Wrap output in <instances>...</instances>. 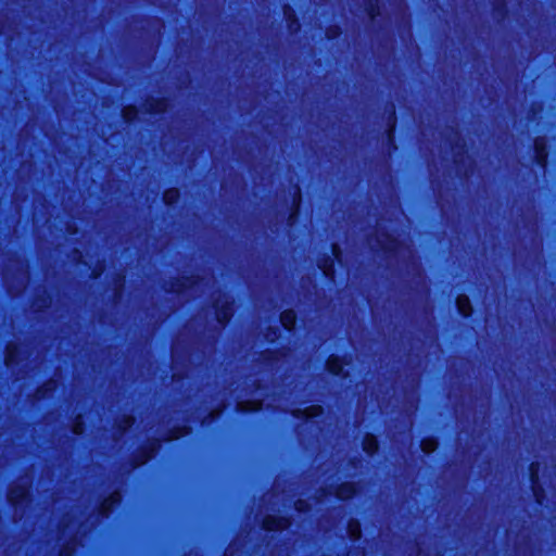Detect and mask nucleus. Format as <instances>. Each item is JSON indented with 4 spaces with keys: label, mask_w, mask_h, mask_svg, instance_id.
Listing matches in <instances>:
<instances>
[{
    "label": "nucleus",
    "mask_w": 556,
    "mask_h": 556,
    "mask_svg": "<svg viewBox=\"0 0 556 556\" xmlns=\"http://www.w3.org/2000/svg\"><path fill=\"white\" fill-rule=\"evenodd\" d=\"M204 285V279L199 276L177 277L164 282V290L177 293L178 295L187 291H197Z\"/></svg>",
    "instance_id": "nucleus-1"
},
{
    "label": "nucleus",
    "mask_w": 556,
    "mask_h": 556,
    "mask_svg": "<svg viewBox=\"0 0 556 556\" xmlns=\"http://www.w3.org/2000/svg\"><path fill=\"white\" fill-rule=\"evenodd\" d=\"M212 298L217 321L222 326L227 325L233 315V301L219 291L213 293Z\"/></svg>",
    "instance_id": "nucleus-2"
},
{
    "label": "nucleus",
    "mask_w": 556,
    "mask_h": 556,
    "mask_svg": "<svg viewBox=\"0 0 556 556\" xmlns=\"http://www.w3.org/2000/svg\"><path fill=\"white\" fill-rule=\"evenodd\" d=\"M161 441L159 439H150L142 445L131 457V468H138L151 460L160 451Z\"/></svg>",
    "instance_id": "nucleus-3"
},
{
    "label": "nucleus",
    "mask_w": 556,
    "mask_h": 556,
    "mask_svg": "<svg viewBox=\"0 0 556 556\" xmlns=\"http://www.w3.org/2000/svg\"><path fill=\"white\" fill-rule=\"evenodd\" d=\"M357 493V488L354 482H343L336 488H320L316 492L317 500L334 494L340 500H350Z\"/></svg>",
    "instance_id": "nucleus-4"
},
{
    "label": "nucleus",
    "mask_w": 556,
    "mask_h": 556,
    "mask_svg": "<svg viewBox=\"0 0 556 556\" xmlns=\"http://www.w3.org/2000/svg\"><path fill=\"white\" fill-rule=\"evenodd\" d=\"M370 244H375L381 251L388 253L390 256H396L401 249V243L389 233H378L375 239L370 238Z\"/></svg>",
    "instance_id": "nucleus-5"
},
{
    "label": "nucleus",
    "mask_w": 556,
    "mask_h": 556,
    "mask_svg": "<svg viewBox=\"0 0 556 556\" xmlns=\"http://www.w3.org/2000/svg\"><path fill=\"white\" fill-rule=\"evenodd\" d=\"M447 130L450 131V146L453 159L454 162L458 164L463 162L466 156V143L456 128L451 127Z\"/></svg>",
    "instance_id": "nucleus-6"
},
{
    "label": "nucleus",
    "mask_w": 556,
    "mask_h": 556,
    "mask_svg": "<svg viewBox=\"0 0 556 556\" xmlns=\"http://www.w3.org/2000/svg\"><path fill=\"white\" fill-rule=\"evenodd\" d=\"M529 471H530L529 473H530V481H531L533 496H534L536 503L542 505L545 500V491L539 482L540 463L532 462L529 467Z\"/></svg>",
    "instance_id": "nucleus-7"
},
{
    "label": "nucleus",
    "mask_w": 556,
    "mask_h": 556,
    "mask_svg": "<svg viewBox=\"0 0 556 556\" xmlns=\"http://www.w3.org/2000/svg\"><path fill=\"white\" fill-rule=\"evenodd\" d=\"M291 523L289 517L267 515L263 519L262 527L266 531H281L288 529Z\"/></svg>",
    "instance_id": "nucleus-8"
},
{
    "label": "nucleus",
    "mask_w": 556,
    "mask_h": 556,
    "mask_svg": "<svg viewBox=\"0 0 556 556\" xmlns=\"http://www.w3.org/2000/svg\"><path fill=\"white\" fill-rule=\"evenodd\" d=\"M28 279L29 277L27 270H20L16 276L17 283L16 286H13L11 283V277L9 276V274L5 273L3 275V281L9 290V293L14 296L21 294L26 289Z\"/></svg>",
    "instance_id": "nucleus-9"
},
{
    "label": "nucleus",
    "mask_w": 556,
    "mask_h": 556,
    "mask_svg": "<svg viewBox=\"0 0 556 556\" xmlns=\"http://www.w3.org/2000/svg\"><path fill=\"white\" fill-rule=\"evenodd\" d=\"M29 498V488L26 485L14 484L8 491V501L13 506L27 501Z\"/></svg>",
    "instance_id": "nucleus-10"
},
{
    "label": "nucleus",
    "mask_w": 556,
    "mask_h": 556,
    "mask_svg": "<svg viewBox=\"0 0 556 556\" xmlns=\"http://www.w3.org/2000/svg\"><path fill=\"white\" fill-rule=\"evenodd\" d=\"M167 109L168 101L165 98L149 97L142 103V110L150 114L164 113Z\"/></svg>",
    "instance_id": "nucleus-11"
},
{
    "label": "nucleus",
    "mask_w": 556,
    "mask_h": 556,
    "mask_svg": "<svg viewBox=\"0 0 556 556\" xmlns=\"http://www.w3.org/2000/svg\"><path fill=\"white\" fill-rule=\"evenodd\" d=\"M122 502V493L119 491L112 492L104 498L99 506V515L108 518L113 511L114 507Z\"/></svg>",
    "instance_id": "nucleus-12"
},
{
    "label": "nucleus",
    "mask_w": 556,
    "mask_h": 556,
    "mask_svg": "<svg viewBox=\"0 0 556 556\" xmlns=\"http://www.w3.org/2000/svg\"><path fill=\"white\" fill-rule=\"evenodd\" d=\"M534 152L538 165H540L542 168H545L547 166L548 151L547 142L544 137H536L534 139Z\"/></svg>",
    "instance_id": "nucleus-13"
},
{
    "label": "nucleus",
    "mask_w": 556,
    "mask_h": 556,
    "mask_svg": "<svg viewBox=\"0 0 556 556\" xmlns=\"http://www.w3.org/2000/svg\"><path fill=\"white\" fill-rule=\"evenodd\" d=\"M58 380L49 379L43 384L37 388L35 392V397L37 400H42L49 397L56 389H58Z\"/></svg>",
    "instance_id": "nucleus-14"
},
{
    "label": "nucleus",
    "mask_w": 556,
    "mask_h": 556,
    "mask_svg": "<svg viewBox=\"0 0 556 556\" xmlns=\"http://www.w3.org/2000/svg\"><path fill=\"white\" fill-rule=\"evenodd\" d=\"M323 413L324 408L318 404L309 405L303 409L298 408L293 410V415L298 418H313L320 416Z\"/></svg>",
    "instance_id": "nucleus-15"
},
{
    "label": "nucleus",
    "mask_w": 556,
    "mask_h": 556,
    "mask_svg": "<svg viewBox=\"0 0 556 556\" xmlns=\"http://www.w3.org/2000/svg\"><path fill=\"white\" fill-rule=\"evenodd\" d=\"M20 357V348L15 342H9L5 346L4 352V363L5 366L10 367L13 364L17 363Z\"/></svg>",
    "instance_id": "nucleus-16"
},
{
    "label": "nucleus",
    "mask_w": 556,
    "mask_h": 556,
    "mask_svg": "<svg viewBox=\"0 0 556 556\" xmlns=\"http://www.w3.org/2000/svg\"><path fill=\"white\" fill-rule=\"evenodd\" d=\"M283 356L281 351L278 350H265L262 351L257 357L256 362L264 364H274L277 363Z\"/></svg>",
    "instance_id": "nucleus-17"
},
{
    "label": "nucleus",
    "mask_w": 556,
    "mask_h": 556,
    "mask_svg": "<svg viewBox=\"0 0 556 556\" xmlns=\"http://www.w3.org/2000/svg\"><path fill=\"white\" fill-rule=\"evenodd\" d=\"M301 201H302L301 189L299 186H296L295 191H294V197H293V206H292V210L288 217V224L290 226H292L298 219Z\"/></svg>",
    "instance_id": "nucleus-18"
},
{
    "label": "nucleus",
    "mask_w": 556,
    "mask_h": 556,
    "mask_svg": "<svg viewBox=\"0 0 556 556\" xmlns=\"http://www.w3.org/2000/svg\"><path fill=\"white\" fill-rule=\"evenodd\" d=\"M136 419L131 415H125L114 422V428L117 430L119 437L125 434L135 424Z\"/></svg>",
    "instance_id": "nucleus-19"
},
{
    "label": "nucleus",
    "mask_w": 556,
    "mask_h": 556,
    "mask_svg": "<svg viewBox=\"0 0 556 556\" xmlns=\"http://www.w3.org/2000/svg\"><path fill=\"white\" fill-rule=\"evenodd\" d=\"M283 14L288 22L290 33H296L300 29V24L294 10L289 4H285Z\"/></svg>",
    "instance_id": "nucleus-20"
},
{
    "label": "nucleus",
    "mask_w": 556,
    "mask_h": 556,
    "mask_svg": "<svg viewBox=\"0 0 556 556\" xmlns=\"http://www.w3.org/2000/svg\"><path fill=\"white\" fill-rule=\"evenodd\" d=\"M318 267L323 274L330 280H334V260L330 256L323 257L318 261Z\"/></svg>",
    "instance_id": "nucleus-21"
},
{
    "label": "nucleus",
    "mask_w": 556,
    "mask_h": 556,
    "mask_svg": "<svg viewBox=\"0 0 556 556\" xmlns=\"http://www.w3.org/2000/svg\"><path fill=\"white\" fill-rule=\"evenodd\" d=\"M363 450L368 455H374L379 450V443L374 434L367 433L363 440Z\"/></svg>",
    "instance_id": "nucleus-22"
},
{
    "label": "nucleus",
    "mask_w": 556,
    "mask_h": 556,
    "mask_svg": "<svg viewBox=\"0 0 556 556\" xmlns=\"http://www.w3.org/2000/svg\"><path fill=\"white\" fill-rule=\"evenodd\" d=\"M456 305L462 315L466 317L471 315L472 306L469 298L466 294H459L456 298Z\"/></svg>",
    "instance_id": "nucleus-23"
},
{
    "label": "nucleus",
    "mask_w": 556,
    "mask_h": 556,
    "mask_svg": "<svg viewBox=\"0 0 556 556\" xmlns=\"http://www.w3.org/2000/svg\"><path fill=\"white\" fill-rule=\"evenodd\" d=\"M326 369L332 375H340L343 370V363L339 356L331 355L326 362Z\"/></svg>",
    "instance_id": "nucleus-24"
},
{
    "label": "nucleus",
    "mask_w": 556,
    "mask_h": 556,
    "mask_svg": "<svg viewBox=\"0 0 556 556\" xmlns=\"http://www.w3.org/2000/svg\"><path fill=\"white\" fill-rule=\"evenodd\" d=\"M126 275L124 271L116 274L113 278L114 286V300L118 301L122 298L124 286H125Z\"/></svg>",
    "instance_id": "nucleus-25"
},
{
    "label": "nucleus",
    "mask_w": 556,
    "mask_h": 556,
    "mask_svg": "<svg viewBox=\"0 0 556 556\" xmlns=\"http://www.w3.org/2000/svg\"><path fill=\"white\" fill-rule=\"evenodd\" d=\"M280 323L287 330H292L296 323V315L293 309H286L280 314Z\"/></svg>",
    "instance_id": "nucleus-26"
},
{
    "label": "nucleus",
    "mask_w": 556,
    "mask_h": 556,
    "mask_svg": "<svg viewBox=\"0 0 556 556\" xmlns=\"http://www.w3.org/2000/svg\"><path fill=\"white\" fill-rule=\"evenodd\" d=\"M262 406L263 402L261 400H245L237 404V408L242 412L260 410Z\"/></svg>",
    "instance_id": "nucleus-27"
},
{
    "label": "nucleus",
    "mask_w": 556,
    "mask_h": 556,
    "mask_svg": "<svg viewBox=\"0 0 556 556\" xmlns=\"http://www.w3.org/2000/svg\"><path fill=\"white\" fill-rule=\"evenodd\" d=\"M80 544L81 543L78 542L77 536L75 535L61 547L59 556H73L77 546Z\"/></svg>",
    "instance_id": "nucleus-28"
},
{
    "label": "nucleus",
    "mask_w": 556,
    "mask_h": 556,
    "mask_svg": "<svg viewBox=\"0 0 556 556\" xmlns=\"http://www.w3.org/2000/svg\"><path fill=\"white\" fill-rule=\"evenodd\" d=\"M348 533L352 540H354V541L359 540L362 536L361 522L356 519H351L348 522Z\"/></svg>",
    "instance_id": "nucleus-29"
},
{
    "label": "nucleus",
    "mask_w": 556,
    "mask_h": 556,
    "mask_svg": "<svg viewBox=\"0 0 556 556\" xmlns=\"http://www.w3.org/2000/svg\"><path fill=\"white\" fill-rule=\"evenodd\" d=\"M395 125H396L395 108H394L393 104H391V108H390V123H389V129H388V141L394 148H396L395 144H394Z\"/></svg>",
    "instance_id": "nucleus-30"
},
{
    "label": "nucleus",
    "mask_w": 556,
    "mask_h": 556,
    "mask_svg": "<svg viewBox=\"0 0 556 556\" xmlns=\"http://www.w3.org/2000/svg\"><path fill=\"white\" fill-rule=\"evenodd\" d=\"M365 11L370 20H375L380 15L379 0H366Z\"/></svg>",
    "instance_id": "nucleus-31"
},
{
    "label": "nucleus",
    "mask_w": 556,
    "mask_h": 556,
    "mask_svg": "<svg viewBox=\"0 0 556 556\" xmlns=\"http://www.w3.org/2000/svg\"><path fill=\"white\" fill-rule=\"evenodd\" d=\"M180 198V192L177 188H170L164 191L163 201L167 205L176 203Z\"/></svg>",
    "instance_id": "nucleus-32"
},
{
    "label": "nucleus",
    "mask_w": 556,
    "mask_h": 556,
    "mask_svg": "<svg viewBox=\"0 0 556 556\" xmlns=\"http://www.w3.org/2000/svg\"><path fill=\"white\" fill-rule=\"evenodd\" d=\"M189 433H191V428L188 426L175 427L169 431V435H168L167 440H169V441L178 440Z\"/></svg>",
    "instance_id": "nucleus-33"
},
{
    "label": "nucleus",
    "mask_w": 556,
    "mask_h": 556,
    "mask_svg": "<svg viewBox=\"0 0 556 556\" xmlns=\"http://www.w3.org/2000/svg\"><path fill=\"white\" fill-rule=\"evenodd\" d=\"M122 117L127 123L134 122L138 117V109L135 105H127L122 110Z\"/></svg>",
    "instance_id": "nucleus-34"
},
{
    "label": "nucleus",
    "mask_w": 556,
    "mask_h": 556,
    "mask_svg": "<svg viewBox=\"0 0 556 556\" xmlns=\"http://www.w3.org/2000/svg\"><path fill=\"white\" fill-rule=\"evenodd\" d=\"M421 450L426 454H431L438 448V441L435 439L427 438L421 441Z\"/></svg>",
    "instance_id": "nucleus-35"
},
{
    "label": "nucleus",
    "mask_w": 556,
    "mask_h": 556,
    "mask_svg": "<svg viewBox=\"0 0 556 556\" xmlns=\"http://www.w3.org/2000/svg\"><path fill=\"white\" fill-rule=\"evenodd\" d=\"M51 304V299L49 295L38 296L34 300L33 306L37 309H42L48 307Z\"/></svg>",
    "instance_id": "nucleus-36"
},
{
    "label": "nucleus",
    "mask_w": 556,
    "mask_h": 556,
    "mask_svg": "<svg viewBox=\"0 0 556 556\" xmlns=\"http://www.w3.org/2000/svg\"><path fill=\"white\" fill-rule=\"evenodd\" d=\"M73 432L77 435H80L85 432V422L83 420V416L78 415L73 424L72 428Z\"/></svg>",
    "instance_id": "nucleus-37"
},
{
    "label": "nucleus",
    "mask_w": 556,
    "mask_h": 556,
    "mask_svg": "<svg viewBox=\"0 0 556 556\" xmlns=\"http://www.w3.org/2000/svg\"><path fill=\"white\" fill-rule=\"evenodd\" d=\"M294 508L298 511L306 513L311 510V504L306 500L299 498L294 502Z\"/></svg>",
    "instance_id": "nucleus-38"
},
{
    "label": "nucleus",
    "mask_w": 556,
    "mask_h": 556,
    "mask_svg": "<svg viewBox=\"0 0 556 556\" xmlns=\"http://www.w3.org/2000/svg\"><path fill=\"white\" fill-rule=\"evenodd\" d=\"M73 523L71 515L67 513L65 514L60 522V532L63 535L65 530Z\"/></svg>",
    "instance_id": "nucleus-39"
},
{
    "label": "nucleus",
    "mask_w": 556,
    "mask_h": 556,
    "mask_svg": "<svg viewBox=\"0 0 556 556\" xmlns=\"http://www.w3.org/2000/svg\"><path fill=\"white\" fill-rule=\"evenodd\" d=\"M340 34H341V30H340V27H339V26H330V27H328V28H327V30H326V36H327L329 39L337 38Z\"/></svg>",
    "instance_id": "nucleus-40"
},
{
    "label": "nucleus",
    "mask_w": 556,
    "mask_h": 556,
    "mask_svg": "<svg viewBox=\"0 0 556 556\" xmlns=\"http://www.w3.org/2000/svg\"><path fill=\"white\" fill-rule=\"evenodd\" d=\"M178 351H179V343H178V341H175L172 346V358H173L174 365L178 363V357H179Z\"/></svg>",
    "instance_id": "nucleus-41"
},
{
    "label": "nucleus",
    "mask_w": 556,
    "mask_h": 556,
    "mask_svg": "<svg viewBox=\"0 0 556 556\" xmlns=\"http://www.w3.org/2000/svg\"><path fill=\"white\" fill-rule=\"evenodd\" d=\"M332 254H333L334 260H337L339 263L342 262L341 261L342 251L338 243H332Z\"/></svg>",
    "instance_id": "nucleus-42"
},
{
    "label": "nucleus",
    "mask_w": 556,
    "mask_h": 556,
    "mask_svg": "<svg viewBox=\"0 0 556 556\" xmlns=\"http://www.w3.org/2000/svg\"><path fill=\"white\" fill-rule=\"evenodd\" d=\"M104 269H105L104 264H100L94 269H92L91 277L94 279L99 278L102 275V273L104 271Z\"/></svg>",
    "instance_id": "nucleus-43"
},
{
    "label": "nucleus",
    "mask_w": 556,
    "mask_h": 556,
    "mask_svg": "<svg viewBox=\"0 0 556 556\" xmlns=\"http://www.w3.org/2000/svg\"><path fill=\"white\" fill-rule=\"evenodd\" d=\"M223 410H224V407L213 409V410L210 413V417H211L212 419H215V418H217V417L222 414V412H223Z\"/></svg>",
    "instance_id": "nucleus-44"
},
{
    "label": "nucleus",
    "mask_w": 556,
    "mask_h": 556,
    "mask_svg": "<svg viewBox=\"0 0 556 556\" xmlns=\"http://www.w3.org/2000/svg\"><path fill=\"white\" fill-rule=\"evenodd\" d=\"M541 111H542L541 106H539V109L536 110V108L533 105V108H532L533 115L538 114Z\"/></svg>",
    "instance_id": "nucleus-45"
},
{
    "label": "nucleus",
    "mask_w": 556,
    "mask_h": 556,
    "mask_svg": "<svg viewBox=\"0 0 556 556\" xmlns=\"http://www.w3.org/2000/svg\"><path fill=\"white\" fill-rule=\"evenodd\" d=\"M68 232H70L71 235H73V233H76V232H77V230H76L75 228H73V229H72L71 227H68Z\"/></svg>",
    "instance_id": "nucleus-46"
},
{
    "label": "nucleus",
    "mask_w": 556,
    "mask_h": 556,
    "mask_svg": "<svg viewBox=\"0 0 556 556\" xmlns=\"http://www.w3.org/2000/svg\"><path fill=\"white\" fill-rule=\"evenodd\" d=\"M178 379H179L178 375L177 374H173V380H178Z\"/></svg>",
    "instance_id": "nucleus-47"
},
{
    "label": "nucleus",
    "mask_w": 556,
    "mask_h": 556,
    "mask_svg": "<svg viewBox=\"0 0 556 556\" xmlns=\"http://www.w3.org/2000/svg\"><path fill=\"white\" fill-rule=\"evenodd\" d=\"M363 555H364L363 552H359V551L356 552V556H363Z\"/></svg>",
    "instance_id": "nucleus-48"
},
{
    "label": "nucleus",
    "mask_w": 556,
    "mask_h": 556,
    "mask_svg": "<svg viewBox=\"0 0 556 556\" xmlns=\"http://www.w3.org/2000/svg\"><path fill=\"white\" fill-rule=\"evenodd\" d=\"M277 330H278V328L274 329V331H273L275 337L277 336Z\"/></svg>",
    "instance_id": "nucleus-49"
},
{
    "label": "nucleus",
    "mask_w": 556,
    "mask_h": 556,
    "mask_svg": "<svg viewBox=\"0 0 556 556\" xmlns=\"http://www.w3.org/2000/svg\"><path fill=\"white\" fill-rule=\"evenodd\" d=\"M1 30H2V29L0 28V31H1Z\"/></svg>",
    "instance_id": "nucleus-50"
},
{
    "label": "nucleus",
    "mask_w": 556,
    "mask_h": 556,
    "mask_svg": "<svg viewBox=\"0 0 556 556\" xmlns=\"http://www.w3.org/2000/svg\"><path fill=\"white\" fill-rule=\"evenodd\" d=\"M194 556H198L197 554Z\"/></svg>",
    "instance_id": "nucleus-51"
}]
</instances>
